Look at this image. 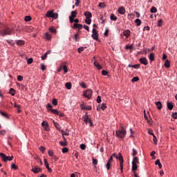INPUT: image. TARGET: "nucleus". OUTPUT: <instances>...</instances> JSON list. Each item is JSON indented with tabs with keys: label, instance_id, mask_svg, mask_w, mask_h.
I'll return each mask as SVG.
<instances>
[{
	"label": "nucleus",
	"instance_id": "obj_38",
	"mask_svg": "<svg viewBox=\"0 0 177 177\" xmlns=\"http://www.w3.org/2000/svg\"><path fill=\"white\" fill-rule=\"evenodd\" d=\"M100 107L101 110H106V109H107V106H106V104H104L100 105Z\"/></svg>",
	"mask_w": 177,
	"mask_h": 177
},
{
	"label": "nucleus",
	"instance_id": "obj_26",
	"mask_svg": "<svg viewBox=\"0 0 177 177\" xmlns=\"http://www.w3.org/2000/svg\"><path fill=\"white\" fill-rule=\"evenodd\" d=\"M69 17H71L73 19H75V17H77V11H72L71 12V15Z\"/></svg>",
	"mask_w": 177,
	"mask_h": 177
},
{
	"label": "nucleus",
	"instance_id": "obj_63",
	"mask_svg": "<svg viewBox=\"0 0 177 177\" xmlns=\"http://www.w3.org/2000/svg\"><path fill=\"white\" fill-rule=\"evenodd\" d=\"M11 168H12V169H17V166H16V165H15V164H12L11 165Z\"/></svg>",
	"mask_w": 177,
	"mask_h": 177
},
{
	"label": "nucleus",
	"instance_id": "obj_18",
	"mask_svg": "<svg viewBox=\"0 0 177 177\" xmlns=\"http://www.w3.org/2000/svg\"><path fill=\"white\" fill-rule=\"evenodd\" d=\"M156 106L158 109V110H161L162 109V104H161V102L158 101L155 103Z\"/></svg>",
	"mask_w": 177,
	"mask_h": 177
},
{
	"label": "nucleus",
	"instance_id": "obj_55",
	"mask_svg": "<svg viewBox=\"0 0 177 177\" xmlns=\"http://www.w3.org/2000/svg\"><path fill=\"white\" fill-rule=\"evenodd\" d=\"M140 68V64L133 65V68L138 69V68Z\"/></svg>",
	"mask_w": 177,
	"mask_h": 177
},
{
	"label": "nucleus",
	"instance_id": "obj_62",
	"mask_svg": "<svg viewBox=\"0 0 177 177\" xmlns=\"http://www.w3.org/2000/svg\"><path fill=\"white\" fill-rule=\"evenodd\" d=\"M48 57V55L45 53L44 55L41 56V60H45Z\"/></svg>",
	"mask_w": 177,
	"mask_h": 177
},
{
	"label": "nucleus",
	"instance_id": "obj_7",
	"mask_svg": "<svg viewBox=\"0 0 177 177\" xmlns=\"http://www.w3.org/2000/svg\"><path fill=\"white\" fill-rule=\"evenodd\" d=\"M93 91L91 89H87L84 92V97H87V99H91L92 97Z\"/></svg>",
	"mask_w": 177,
	"mask_h": 177
},
{
	"label": "nucleus",
	"instance_id": "obj_3",
	"mask_svg": "<svg viewBox=\"0 0 177 177\" xmlns=\"http://www.w3.org/2000/svg\"><path fill=\"white\" fill-rule=\"evenodd\" d=\"M138 164H139V158L134 156L132 161V171L133 172L138 169Z\"/></svg>",
	"mask_w": 177,
	"mask_h": 177
},
{
	"label": "nucleus",
	"instance_id": "obj_20",
	"mask_svg": "<svg viewBox=\"0 0 177 177\" xmlns=\"http://www.w3.org/2000/svg\"><path fill=\"white\" fill-rule=\"evenodd\" d=\"M111 157H115V158L117 160H119V161H120V157H122V155H121V153H119L118 155H116L115 153H113Z\"/></svg>",
	"mask_w": 177,
	"mask_h": 177
},
{
	"label": "nucleus",
	"instance_id": "obj_27",
	"mask_svg": "<svg viewBox=\"0 0 177 177\" xmlns=\"http://www.w3.org/2000/svg\"><path fill=\"white\" fill-rule=\"evenodd\" d=\"M45 38H46V39H47V41H50V39H52V36H50V35H49V33H46Z\"/></svg>",
	"mask_w": 177,
	"mask_h": 177
},
{
	"label": "nucleus",
	"instance_id": "obj_29",
	"mask_svg": "<svg viewBox=\"0 0 177 177\" xmlns=\"http://www.w3.org/2000/svg\"><path fill=\"white\" fill-rule=\"evenodd\" d=\"M62 68L64 70V74H67L68 69L67 68V66L64 65V66H62Z\"/></svg>",
	"mask_w": 177,
	"mask_h": 177
},
{
	"label": "nucleus",
	"instance_id": "obj_16",
	"mask_svg": "<svg viewBox=\"0 0 177 177\" xmlns=\"http://www.w3.org/2000/svg\"><path fill=\"white\" fill-rule=\"evenodd\" d=\"M118 13H120V15H124L125 13V8L124 7H120L118 9Z\"/></svg>",
	"mask_w": 177,
	"mask_h": 177
},
{
	"label": "nucleus",
	"instance_id": "obj_42",
	"mask_svg": "<svg viewBox=\"0 0 177 177\" xmlns=\"http://www.w3.org/2000/svg\"><path fill=\"white\" fill-rule=\"evenodd\" d=\"M39 150L40 151H41V153H45V150H46V148H45V147L41 146Z\"/></svg>",
	"mask_w": 177,
	"mask_h": 177
},
{
	"label": "nucleus",
	"instance_id": "obj_35",
	"mask_svg": "<svg viewBox=\"0 0 177 177\" xmlns=\"http://www.w3.org/2000/svg\"><path fill=\"white\" fill-rule=\"evenodd\" d=\"M135 22L136 23L137 26H140L142 24V21L140 19H136Z\"/></svg>",
	"mask_w": 177,
	"mask_h": 177
},
{
	"label": "nucleus",
	"instance_id": "obj_24",
	"mask_svg": "<svg viewBox=\"0 0 177 177\" xmlns=\"http://www.w3.org/2000/svg\"><path fill=\"white\" fill-rule=\"evenodd\" d=\"M167 109L169 110H172L174 109V104H172V102H167Z\"/></svg>",
	"mask_w": 177,
	"mask_h": 177
},
{
	"label": "nucleus",
	"instance_id": "obj_36",
	"mask_svg": "<svg viewBox=\"0 0 177 177\" xmlns=\"http://www.w3.org/2000/svg\"><path fill=\"white\" fill-rule=\"evenodd\" d=\"M139 81V77H134L131 80V82H138Z\"/></svg>",
	"mask_w": 177,
	"mask_h": 177
},
{
	"label": "nucleus",
	"instance_id": "obj_47",
	"mask_svg": "<svg viewBox=\"0 0 177 177\" xmlns=\"http://www.w3.org/2000/svg\"><path fill=\"white\" fill-rule=\"evenodd\" d=\"M80 149L82 150H85V149H86V145H85V144L80 145Z\"/></svg>",
	"mask_w": 177,
	"mask_h": 177
},
{
	"label": "nucleus",
	"instance_id": "obj_8",
	"mask_svg": "<svg viewBox=\"0 0 177 177\" xmlns=\"http://www.w3.org/2000/svg\"><path fill=\"white\" fill-rule=\"evenodd\" d=\"M91 37L93 39H95V41L99 39V34L97 33V30L96 29H93V34L91 35Z\"/></svg>",
	"mask_w": 177,
	"mask_h": 177
},
{
	"label": "nucleus",
	"instance_id": "obj_37",
	"mask_svg": "<svg viewBox=\"0 0 177 177\" xmlns=\"http://www.w3.org/2000/svg\"><path fill=\"white\" fill-rule=\"evenodd\" d=\"M24 20L25 21H31L32 18L30 16H26Z\"/></svg>",
	"mask_w": 177,
	"mask_h": 177
},
{
	"label": "nucleus",
	"instance_id": "obj_15",
	"mask_svg": "<svg viewBox=\"0 0 177 177\" xmlns=\"http://www.w3.org/2000/svg\"><path fill=\"white\" fill-rule=\"evenodd\" d=\"M84 16L86 19H91L92 17V13L89 11L84 12Z\"/></svg>",
	"mask_w": 177,
	"mask_h": 177
},
{
	"label": "nucleus",
	"instance_id": "obj_25",
	"mask_svg": "<svg viewBox=\"0 0 177 177\" xmlns=\"http://www.w3.org/2000/svg\"><path fill=\"white\" fill-rule=\"evenodd\" d=\"M41 125H42V127H43V128H44V129L46 130V131H48V122H43L42 123H41Z\"/></svg>",
	"mask_w": 177,
	"mask_h": 177
},
{
	"label": "nucleus",
	"instance_id": "obj_48",
	"mask_svg": "<svg viewBox=\"0 0 177 177\" xmlns=\"http://www.w3.org/2000/svg\"><path fill=\"white\" fill-rule=\"evenodd\" d=\"M8 44L11 45V46H13L15 45V43L13 42V40H7Z\"/></svg>",
	"mask_w": 177,
	"mask_h": 177
},
{
	"label": "nucleus",
	"instance_id": "obj_61",
	"mask_svg": "<svg viewBox=\"0 0 177 177\" xmlns=\"http://www.w3.org/2000/svg\"><path fill=\"white\" fill-rule=\"evenodd\" d=\"M102 75H107V74H109V73L107 72V71L103 70L102 71Z\"/></svg>",
	"mask_w": 177,
	"mask_h": 177
},
{
	"label": "nucleus",
	"instance_id": "obj_51",
	"mask_svg": "<svg viewBox=\"0 0 177 177\" xmlns=\"http://www.w3.org/2000/svg\"><path fill=\"white\" fill-rule=\"evenodd\" d=\"M21 106L18 105L17 106V113H21Z\"/></svg>",
	"mask_w": 177,
	"mask_h": 177
},
{
	"label": "nucleus",
	"instance_id": "obj_13",
	"mask_svg": "<svg viewBox=\"0 0 177 177\" xmlns=\"http://www.w3.org/2000/svg\"><path fill=\"white\" fill-rule=\"evenodd\" d=\"M111 162H113V156H111L110 158L109 159L106 167V169L109 171V169H110V168L111 167Z\"/></svg>",
	"mask_w": 177,
	"mask_h": 177
},
{
	"label": "nucleus",
	"instance_id": "obj_52",
	"mask_svg": "<svg viewBox=\"0 0 177 177\" xmlns=\"http://www.w3.org/2000/svg\"><path fill=\"white\" fill-rule=\"evenodd\" d=\"M92 160H93V165H97V159H95V158H92Z\"/></svg>",
	"mask_w": 177,
	"mask_h": 177
},
{
	"label": "nucleus",
	"instance_id": "obj_46",
	"mask_svg": "<svg viewBox=\"0 0 177 177\" xmlns=\"http://www.w3.org/2000/svg\"><path fill=\"white\" fill-rule=\"evenodd\" d=\"M132 150H133L132 156L133 157H135V156L138 154V151L135 149H133Z\"/></svg>",
	"mask_w": 177,
	"mask_h": 177
},
{
	"label": "nucleus",
	"instance_id": "obj_53",
	"mask_svg": "<svg viewBox=\"0 0 177 177\" xmlns=\"http://www.w3.org/2000/svg\"><path fill=\"white\" fill-rule=\"evenodd\" d=\"M74 39L75 41V42H78V33L75 34V37H74Z\"/></svg>",
	"mask_w": 177,
	"mask_h": 177
},
{
	"label": "nucleus",
	"instance_id": "obj_56",
	"mask_svg": "<svg viewBox=\"0 0 177 177\" xmlns=\"http://www.w3.org/2000/svg\"><path fill=\"white\" fill-rule=\"evenodd\" d=\"M80 86H82V88H84V89H85V88H86V84H85V83L82 82L80 84Z\"/></svg>",
	"mask_w": 177,
	"mask_h": 177
},
{
	"label": "nucleus",
	"instance_id": "obj_58",
	"mask_svg": "<svg viewBox=\"0 0 177 177\" xmlns=\"http://www.w3.org/2000/svg\"><path fill=\"white\" fill-rule=\"evenodd\" d=\"M172 118L177 120V112L172 114Z\"/></svg>",
	"mask_w": 177,
	"mask_h": 177
},
{
	"label": "nucleus",
	"instance_id": "obj_33",
	"mask_svg": "<svg viewBox=\"0 0 177 177\" xmlns=\"http://www.w3.org/2000/svg\"><path fill=\"white\" fill-rule=\"evenodd\" d=\"M65 86L66 89H68V90L71 89V84L70 82L66 83Z\"/></svg>",
	"mask_w": 177,
	"mask_h": 177
},
{
	"label": "nucleus",
	"instance_id": "obj_9",
	"mask_svg": "<svg viewBox=\"0 0 177 177\" xmlns=\"http://www.w3.org/2000/svg\"><path fill=\"white\" fill-rule=\"evenodd\" d=\"M49 111H51L53 114H56L57 115H59V117H64V113L59 112L57 109H49Z\"/></svg>",
	"mask_w": 177,
	"mask_h": 177
},
{
	"label": "nucleus",
	"instance_id": "obj_28",
	"mask_svg": "<svg viewBox=\"0 0 177 177\" xmlns=\"http://www.w3.org/2000/svg\"><path fill=\"white\" fill-rule=\"evenodd\" d=\"M117 17L115 15H114V14H111V20L113 21H117Z\"/></svg>",
	"mask_w": 177,
	"mask_h": 177
},
{
	"label": "nucleus",
	"instance_id": "obj_39",
	"mask_svg": "<svg viewBox=\"0 0 177 177\" xmlns=\"http://www.w3.org/2000/svg\"><path fill=\"white\" fill-rule=\"evenodd\" d=\"M158 27H162V19H160L158 21V24H157Z\"/></svg>",
	"mask_w": 177,
	"mask_h": 177
},
{
	"label": "nucleus",
	"instance_id": "obj_34",
	"mask_svg": "<svg viewBox=\"0 0 177 177\" xmlns=\"http://www.w3.org/2000/svg\"><path fill=\"white\" fill-rule=\"evenodd\" d=\"M150 12L151 13H157V8L156 7H152Z\"/></svg>",
	"mask_w": 177,
	"mask_h": 177
},
{
	"label": "nucleus",
	"instance_id": "obj_49",
	"mask_svg": "<svg viewBox=\"0 0 177 177\" xmlns=\"http://www.w3.org/2000/svg\"><path fill=\"white\" fill-rule=\"evenodd\" d=\"M148 133H149V135H151L152 136H154V133H153V129H149L148 130Z\"/></svg>",
	"mask_w": 177,
	"mask_h": 177
},
{
	"label": "nucleus",
	"instance_id": "obj_41",
	"mask_svg": "<svg viewBox=\"0 0 177 177\" xmlns=\"http://www.w3.org/2000/svg\"><path fill=\"white\" fill-rule=\"evenodd\" d=\"M59 145L61 146H67V141H64V142L61 141V142H59Z\"/></svg>",
	"mask_w": 177,
	"mask_h": 177
},
{
	"label": "nucleus",
	"instance_id": "obj_40",
	"mask_svg": "<svg viewBox=\"0 0 177 177\" xmlns=\"http://www.w3.org/2000/svg\"><path fill=\"white\" fill-rule=\"evenodd\" d=\"M44 165H46V169L49 168V163H48V160H46V159H44Z\"/></svg>",
	"mask_w": 177,
	"mask_h": 177
},
{
	"label": "nucleus",
	"instance_id": "obj_5",
	"mask_svg": "<svg viewBox=\"0 0 177 177\" xmlns=\"http://www.w3.org/2000/svg\"><path fill=\"white\" fill-rule=\"evenodd\" d=\"M46 17H51L52 19H57L59 14L57 12H53V10H49L46 14Z\"/></svg>",
	"mask_w": 177,
	"mask_h": 177
},
{
	"label": "nucleus",
	"instance_id": "obj_31",
	"mask_svg": "<svg viewBox=\"0 0 177 177\" xmlns=\"http://www.w3.org/2000/svg\"><path fill=\"white\" fill-rule=\"evenodd\" d=\"M16 91H15V88H10L9 93L12 95V96H15Z\"/></svg>",
	"mask_w": 177,
	"mask_h": 177
},
{
	"label": "nucleus",
	"instance_id": "obj_45",
	"mask_svg": "<svg viewBox=\"0 0 177 177\" xmlns=\"http://www.w3.org/2000/svg\"><path fill=\"white\" fill-rule=\"evenodd\" d=\"M153 141L154 145H157V137H156V135H153Z\"/></svg>",
	"mask_w": 177,
	"mask_h": 177
},
{
	"label": "nucleus",
	"instance_id": "obj_21",
	"mask_svg": "<svg viewBox=\"0 0 177 177\" xmlns=\"http://www.w3.org/2000/svg\"><path fill=\"white\" fill-rule=\"evenodd\" d=\"M155 165H158L160 169H161V168H162V165L161 162H160V159H158V160H156Z\"/></svg>",
	"mask_w": 177,
	"mask_h": 177
},
{
	"label": "nucleus",
	"instance_id": "obj_14",
	"mask_svg": "<svg viewBox=\"0 0 177 177\" xmlns=\"http://www.w3.org/2000/svg\"><path fill=\"white\" fill-rule=\"evenodd\" d=\"M82 24H74L72 28H78L79 30H82Z\"/></svg>",
	"mask_w": 177,
	"mask_h": 177
},
{
	"label": "nucleus",
	"instance_id": "obj_4",
	"mask_svg": "<svg viewBox=\"0 0 177 177\" xmlns=\"http://www.w3.org/2000/svg\"><path fill=\"white\" fill-rule=\"evenodd\" d=\"M82 120L85 124H90L89 127H93V123L92 122V120L89 118V115H88V113H86L85 115L82 117Z\"/></svg>",
	"mask_w": 177,
	"mask_h": 177
},
{
	"label": "nucleus",
	"instance_id": "obj_17",
	"mask_svg": "<svg viewBox=\"0 0 177 177\" xmlns=\"http://www.w3.org/2000/svg\"><path fill=\"white\" fill-rule=\"evenodd\" d=\"M123 35L126 37V38H128L129 35H131V30H126L123 32Z\"/></svg>",
	"mask_w": 177,
	"mask_h": 177
},
{
	"label": "nucleus",
	"instance_id": "obj_1",
	"mask_svg": "<svg viewBox=\"0 0 177 177\" xmlns=\"http://www.w3.org/2000/svg\"><path fill=\"white\" fill-rule=\"evenodd\" d=\"M116 138H120V139H124L127 136V130L122 127L120 130H118L115 131Z\"/></svg>",
	"mask_w": 177,
	"mask_h": 177
},
{
	"label": "nucleus",
	"instance_id": "obj_60",
	"mask_svg": "<svg viewBox=\"0 0 177 177\" xmlns=\"http://www.w3.org/2000/svg\"><path fill=\"white\" fill-rule=\"evenodd\" d=\"M17 81H23V76L18 75L17 76Z\"/></svg>",
	"mask_w": 177,
	"mask_h": 177
},
{
	"label": "nucleus",
	"instance_id": "obj_10",
	"mask_svg": "<svg viewBox=\"0 0 177 177\" xmlns=\"http://www.w3.org/2000/svg\"><path fill=\"white\" fill-rule=\"evenodd\" d=\"M31 171L33 172V174H39V172H42V169L35 166L32 168Z\"/></svg>",
	"mask_w": 177,
	"mask_h": 177
},
{
	"label": "nucleus",
	"instance_id": "obj_23",
	"mask_svg": "<svg viewBox=\"0 0 177 177\" xmlns=\"http://www.w3.org/2000/svg\"><path fill=\"white\" fill-rule=\"evenodd\" d=\"M165 67H166V68H169V67H171V63L169 62V60L167 59L165 61Z\"/></svg>",
	"mask_w": 177,
	"mask_h": 177
},
{
	"label": "nucleus",
	"instance_id": "obj_44",
	"mask_svg": "<svg viewBox=\"0 0 177 177\" xmlns=\"http://www.w3.org/2000/svg\"><path fill=\"white\" fill-rule=\"evenodd\" d=\"M62 153H68V148L64 147L62 150Z\"/></svg>",
	"mask_w": 177,
	"mask_h": 177
},
{
	"label": "nucleus",
	"instance_id": "obj_2",
	"mask_svg": "<svg viewBox=\"0 0 177 177\" xmlns=\"http://www.w3.org/2000/svg\"><path fill=\"white\" fill-rule=\"evenodd\" d=\"M14 32L15 29L6 27L0 31V35H2V37H5V35H12V33Z\"/></svg>",
	"mask_w": 177,
	"mask_h": 177
},
{
	"label": "nucleus",
	"instance_id": "obj_59",
	"mask_svg": "<svg viewBox=\"0 0 177 177\" xmlns=\"http://www.w3.org/2000/svg\"><path fill=\"white\" fill-rule=\"evenodd\" d=\"M28 64H31L32 63V58H29L27 60Z\"/></svg>",
	"mask_w": 177,
	"mask_h": 177
},
{
	"label": "nucleus",
	"instance_id": "obj_6",
	"mask_svg": "<svg viewBox=\"0 0 177 177\" xmlns=\"http://www.w3.org/2000/svg\"><path fill=\"white\" fill-rule=\"evenodd\" d=\"M0 157L4 162H6L7 161H12L13 160V156H6V155L3 153H0Z\"/></svg>",
	"mask_w": 177,
	"mask_h": 177
},
{
	"label": "nucleus",
	"instance_id": "obj_54",
	"mask_svg": "<svg viewBox=\"0 0 177 177\" xmlns=\"http://www.w3.org/2000/svg\"><path fill=\"white\" fill-rule=\"evenodd\" d=\"M84 47H80V48H79L77 49V52H78L79 53H81V52H84Z\"/></svg>",
	"mask_w": 177,
	"mask_h": 177
},
{
	"label": "nucleus",
	"instance_id": "obj_11",
	"mask_svg": "<svg viewBox=\"0 0 177 177\" xmlns=\"http://www.w3.org/2000/svg\"><path fill=\"white\" fill-rule=\"evenodd\" d=\"M140 63L141 64H144L145 66H147L149 64V61L147 60V58L146 57H142L139 59Z\"/></svg>",
	"mask_w": 177,
	"mask_h": 177
},
{
	"label": "nucleus",
	"instance_id": "obj_22",
	"mask_svg": "<svg viewBox=\"0 0 177 177\" xmlns=\"http://www.w3.org/2000/svg\"><path fill=\"white\" fill-rule=\"evenodd\" d=\"M16 44L19 46H23V45H24L25 42L23 40H18V41H16Z\"/></svg>",
	"mask_w": 177,
	"mask_h": 177
},
{
	"label": "nucleus",
	"instance_id": "obj_12",
	"mask_svg": "<svg viewBox=\"0 0 177 177\" xmlns=\"http://www.w3.org/2000/svg\"><path fill=\"white\" fill-rule=\"evenodd\" d=\"M120 171L122 174L124 172V158L121 157L120 158Z\"/></svg>",
	"mask_w": 177,
	"mask_h": 177
},
{
	"label": "nucleus",
	"instance_id": "obj_19",
	"mask_svg": "<svg viewBox=\"0 0 177 177\" xmlns=\"http://www.w3.org/2000/svg\"><path fill=\"white\" fill-rule=\"evenodd\" d=\"M94 66L98 69V70H102V68H103V67H102V66H100V64H99V62H94Z\"/></svg>",
	"mask_w": 177,
	"mask_h": 177
},
{
	"label": "nucleus",
	"instance_id": "obj_64",
	"mask_svg": "<svg viewBox=\"0 0 177 177\" xmlns=\"http://www.w3.org/2000/svg\"><path fill=\"white\" fill-rule=\"evenodd\" d=\"M83 28H84V30H86V31H89V26L86 25H84Z\"/></svg>",
	"mask_w": 177,
	"mask_h": 177
},
{
	"label": "nucleus",
	"instance_id": "obj_57",
	"mask_svg": "<svg viewBox=\"0 0 177 177\" xmlns=\"http://www.w3.org/2000/svg\"><path fill=\"white\" fill-rule=\"evenodd\" d=\"M97 102H98V103L102 102V97L100 95H98L97 97Z\"/></svg>",
	"mask_w": 177,
	"mask_h": 177
},
{
	"label": "nucleus",
	"instance_id": "obj_50",
	"mask_svg": "<svg viewBox=\"0 0 177 177\" xmlns=\"http://www.w3.org/2000/svg\"><path fill=\"white\" fill-rule=\"evenodd\" d=\"M41 68L42 71H45L46 70V67L45 66V65L44 64H41Z\"/></svg>",
	"mask_w": 177,
	"mask_h": 177
},
{
	"label": "nucleus",
	"instance_id": "obj_43",
	"mask_svg": "<svg viewBox=\"0 0 177 177\" xmlns=\"http://www.w3.org/2000/svg\"><path fill=\"white\" fill-rule=\"evenodd\" d=\"M53 104L54 106H57V100L56 98L53 99Z\"/></svg>",
	"mask_w": 177,
	"mask_h": 177
},
{
	"label": "nucleus",
	"instance_id": "obj_30",
	"mask_svg": "<svg viewBox=\"0 0 177 177\" xmlns=\"http://www.w3.org/2000/svg\"><path fill=\"white\" fill-rule=\"evenodd\" d=\"M149 57L150 62H154V53H151Z\"/></svg>",
	"mask_w": 177,
	"mask_h": 177
},
{
	"label": "nucleus",
	"instance_id": "obj_32",
	"mask_svg": "<svg viewBox=\"0 0 177 177\" xmlns=\"http://www.w3.org/2000/svg\"><path fill=\"white\" fill-rule=\"evenodd\" d=\"M85 23L86 24H91V23H92V19H91V18H86L85 19Z\"/></svg>",
	"mask_w": 177,
	"mask_h": 177
}]
</instances>
